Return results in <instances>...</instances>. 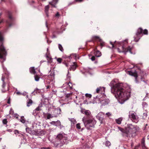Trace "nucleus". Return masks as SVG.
Returning <instances> with one entry per match:
<instances>
[{
    "label": "nucleus",
    "mask_w": 149,
    "mask_h": 149,
    "mask_svg": "<svg viewBox=\"0 0 149 149\" xmlns=\"http://www.w3.org/2000/svg\"><path fill=\"white\" fill-rule=\"evenodd\" d=\"M59 0H53L52 1L49 2V4L52 7L56 8V5L58 3Z\"/></svg>",
    "instance_id": "nucleus-18"
},
{
    "label": "nucleus",
    "mask_w": 149,
    "mask_h": 149,
    "mask_svg": "<svg viewBox=\"0 0 149 149\" xmlns=\"http://www.w3.org/2000/svg\"><path fill=\"white\" fill-rule=\"evenodd\" d=\"M60 15H61L59 14V13L58 12H57L55 14V17L56 18H58L60 16Z\"/></svg>",
    "instance_id": "nucleus-40"
},
{
    "label": "nucleus",
    "mask_w": 149,
    "mask_h": 149,
    "mask_svg": "<svg viewBox=\"0 0 149 149\" xmlns=\"http://www.w3.org/2000/svg\"><path fill=\"white\" fill-rule=\"evenodd\" d=\"M80 124L79 123H78L76 124V127L77 129H80L81 128L80 126Z\"/></svg>",
    "instance_id": "nucleus-39"
},
{
    "label": "nucleus",
    "mask_w": 149,
    "mask_h": 149,
    "mask_svg": "<svg viewBox=\"0 0 149 149\" xmlns=\"http://www.w3.org/2000/svg\"><path fill=\"white\" fill-rule=\"evenodd\" d=\"M142 32H143V34H144L147 35L148 34V30L147 29H145L143 31L142 28H139L137 30L136 36L134 37V40L135 42H137L139 41V40L141 37V34Z\"/></svg>",
    "instance_id": "nucleus-9"
},
{
    "label": "nucleus",
    "mask_w": 149,
    "mask_h": 149,
    "mask_svg": "<svg viewBox=\"0 0 149 149\" xmlns=\"http://www.w3.org/2000/svg\"><path fill=\"white\" fill-rule=\"evenodd\" d=\"M57 60L58 62L59 63H60L61 62L62 59L61 58H58L57 59Z\"/></svg>",
    "instance_id": "nucleus-48"
},
{
    "label": "nucleus",
    "mask_w": 149,
    "mask_h": 149,
    "mask_svg": "<svg viewBox=\"0 0 149 149\" xmlns=\"http://www.w3.org/2000/svg\"><path fill=\"white\" fill-rule=\"evenodd\" d=\"M7 131L8 132H12V130L11 129H9L7 130Z\"/></svg>",
    "instance_id": "nucleus-60"
},
{
    "label": "nucleus",
    "mask_w": 149,
    "mask_h": 149,
    "mask_svg": "<svg viewBox=\"0 0 149 149\" xmlns=\"http://www.w3.org/2000/svg\"><path fill=\"white\" fill-rule=\"evenodd\" d=\"M58 47L59 49L62 52H63L64 50L62 46L60 44H58Z\"/></svg>",
    "instance_id": "nucleus-33"
},
{
    "label": "nucleus",
    "mask_w": 149,
    "mask_h": 149,
    "mask_svg": "<svg viewBox=\"0 0 149 149\" xmlns=\"http://www.w3.org/2000/svg\"><path fill=\"white\" fill-rule=\"evenodd\" d=\"M32 102H33L31 100L29 99L27 102V107L30 106L32 104Z\"/></svg>",
    "instance_id": "nucleus-30"
},
{
    "label": "nucleus",
    "mask_w": 149,
    "mask_h": 149,
    "mask_svg": "<svg viewBox=\"0 0 149 149\" xmlns=\"http://www.w3.org/2000/svg\"><path fill=\"white\" fill-rule=\"evenodd\" d=\"M20 121L22 123H24L25 122V120L24 118V116H22L21 117Z\"/></svg>",
    "instance_id": "nucleus-35"
},
{
    "label": "nucleus",
    "mask_w": 149,
    "mask_h": 149,
    "mask_svg": "<svg viewBox=\"0 0 149 149\" xmlns=\"http://www.w3.org/2000/svg\"><path fill=\"white\" fill-rule=\"evenodd\" d=\"M104 113L102 112H100L96 116V118L100 121L101 124L103 123L104 115Z\"/></svg>",
    "instance_id": "nucleus-15"
},
{
    "label": "nucleus",
    "mask_w": 149,
    "mask_h": 149,
    "mask_svg": "<svg viewBox=\"0 0 149 149\" xmlns=\"http://www.w3.org/2000/svg\"><path fill=\"white\" fill-rule=\"evenodd\" d=\"M3 123L4 124H6L7 123V119H3L2 121Z\"/></svg>",
    "instance_id": "nucleus-41"
},
{
    "label": "nucleus",
    "mask_w": 149,
    "mask_h": 149,
    "mask_svg": "<svg viewBox=\"0 0 149 149\" xmlns=\"http://www.w3.org/2000/svg\"><path fill=\"white\" fill-rule=\"evenodd\" d=\"M101 88H102L101 87L97 88L96 89V90L97 93H99V91L101 90Z\"/></svg>",
    "instance_id": "nucleus-45"
},
{
    "label": "nucleus",
    "mask_w": 149,
    "mask_h": 149,
    "mask_svg": "<svg viewBox=\"0 0 149 149\" xmlns=\"http://www.w3.org/2000/svg\"><path fill=\"white\" fill-rule=\"evenodd\" d=\"M105 145L106 146L109 147L111 145L110 142L108 141H107L105 143Z\"/></svg>",
    "instance_id": "nucleus-37"
},
{
    "label": "nucleus",
    "mask_w": 149,
    "mask_h": 149,
    "mask_svg": "<svg viewBox=\"0 0 149 149\" xmlns=\"http://www.w3.org/2000/svg\"><path fill=\"white\" fill-rule=\"evenodd\" d=\"M128 74L131 76L134 77L135 78V81L136 83H138L139 82L137 80L138 74L136 71L133 72L132 71H128Z\"/></svg>",
    "instance_id": "nucleus-14"
},
{
    "label": "nucleus",
    "mask_w": 149,
    "mask_h": 149,
    "mask_svg": "<svg viewBox=\"0 0 149 149\" xmlns=\"http://www.w3.org/2000/svg\"><path fill=\"white\" fill-rule=\"evenodd\" d=\"M29 71L30 72L34 75L36 74V72L35 71V69L34 67H31L29 69Z\"/></svg>",
    "instance_id": "nucleus-27"
},
{
    "label": "nucleus",
    "mask_w": 149,
    "mask_h": 149,
    "mask_svg": "<svg viewBox=\"0 0 149 149\" xmlns=\"http://www.w3.org/2000/svg\"><path fill=\"white\" fill-rule=\"evenodd\" d=\"M4 37L2 33L0 32V62L2 64V67L3 68L4 74H2L1 78V80L3 81L2 87L4 88L6 86L5 83L4 81L5 78V74L8 76L9 73L6 71V68H5L3 64V62L6 60V56L7 55L6 52L5 48L3 45Z\"/></svg>",
    "instance_id": "nucleus-2"
},
{
    "label": "nucleus",
    "mask_w": 149,
    "mask_h": 149,
    "mask_svg": "<svg viewBox=\"0 0 149 149\" xmlns=\"http://www.w3.org/2000/svg\"><path fill=\"white\" fill-rule=\"evenodd\" d=\"M65 85V86H66L68 88H69L70 89H72V84L70 82H69V83H65V84H64L63 85Z\"/></svg>",
    "instance_id": "nucleus-26"
},
{
    "label": "nucleus",
    "mask_w": 149,
    "mask_h": 149,
    "mask_svg": "<svg viewBox=\"0 0 149 149\" xmlns=\"http://www.w3.org/2000/svg\"><path fill=\"white\" fill-rule=\"evenodd\" d=\"M16 93L17 95H22V93L19 91L16 92Z\"/></svg>",
    "instance_id": "nucleus-51"
},
{
    "label": "nucleus",
    "mask_w": 149,
    "mask_h": 149,
    "mask_svg": "<svg viewBox=\"0 0 149 149\" xmlns=\"http://www.w3.org/2000/svg\"><path fill=\"white\" fill-rule=\"evenodd\" d=\"M14 116L16 117L17 118L18 115L17 114L15 113L14 114Z\"/></svg>",
    "instance_id": "nucleus-58"
},
{
    "label": "nucleus",
    "mask_w": 149,
    "mask_h": 149,
    "mask_svg": "<svg viewBox=\"0 0 149 149\" xmlns=\"http://www.w3.org/2000/svg\"><path fill=\"white\" fill-rule=\"evenodd\" d=\"M14 134L16 135V136H17V135L19 133V132L17 130H15L14 131Z\"/></svg>",
    "instance_id": "nucleus-42"
},
{
    "label": "nucleus",
    "mask_w": 149,
    "mask_h": 149,
    "mask_svg": "<svg viewBox=\"0 0 149 149\" xmlns=\"http://www.w3.org/2000/svg\"><path fill=\"white\" fill-rule=\"evenodd\" d=\"M22 136V134H21L20 132L19 133L17 136Z\"/></svg>",
    "instance_id": "nucleus-55"
},
{
    "label": "nucleus",
    "mask_w": 149,
    "mask_h": 149,
    "mask_svg": "<svg viewBox=\"0 0 149 149\" xmlns=\"http://www.w3.org/2000/svg\"><path fill=\"white\" fill-rule=\"evenodd\" d=\"M13 113H14L13 110L12 108L10 109V113L11 114H13Z\"/></svg>",
    "instance_id": "nucleus-46"
},
{
    "label": "nucleus",
    "mask_w": 149,
    "mask_h": 149,
    "mask_svg": "<svg viewBox=\"0 0 149 149\" xmlns=\"http://www.w3.org/2000/svg\"><path fill=\"white\" fill-rule=\"evenodd\" d=\"M93 38L94 40H97L99 42H100V46H101V48L103 46H104V42L99 37L96 36H93Z\"/></svg>",
    "instance_id": "nucleus-16"
},
{
    "label": "nucleus",
    "mask_w": 149,
    "mask_h": 149,
    "mask_svg": "<svg viewBox=\"0 0 149 149\" xmlns=\"http://www.w3.org/2000/svg\"><path fill=\"white\" fill-rule=\"evenodd\" d=\"M86 116H84L82 119L85 126L88 129H90L91 127H94L96 123V120L92 117L90 116L91 112L88 110L85 111Z\"/></svg>",
    "instance_id": "nucleus-3"
},
{
    "label": "nucleus",
    "mask_w": 149,
    "mask_h": 149,
    "mask_svg": "<svg viewBox=\"0 0 149 149\" xmlns=\"http://www.w3.org/2000/svg\"><path fill=\"white\" fill-rule=\"evenodd\" d=\"M52 114L54 115V117H57L61 113V109L59 107L54 109L53 110Z\"/></svg>",
    "instance_id": "nucleus-13"
},
{
    "label": "nucleus",
    "mask_w": 149,
    "mask_h": 149,
    "mask_svg": "<svg viewBox=\"0 0 149 149\" xmlns=\"http://www.w3.org/2000/svg\"><path fill=\"white\" fill-rule=\"evenodd\" d=\"M48 48H47V52L46 53V54H45V55H46V57L47 58H49V57L48 56V54H49L48 52Z\"/></svg>",
    "instance_id": "nucleus-47"
},
{
    "label": "nucleus",
    "mask_w": 149,
    "mask_h": 149,
    "mask_svg": "<svg viewBox=\"0 0 149 149\" xmlns=\"http://www.w3.org/2000/svg\"><path fill=\"white\" fill-rule=\"evenodd\" d=\"M52 114L50 113H43V115L45 117H47V119H49L50 118H52L53 117H54V115L52 114V112H51Z\"/></svg>",
    "instance_id": "nucleus-17"
},
{
    "label": "nucleus",
    "mask_w": 149,
    "mask_h": 149,
    "mask_svg": "<svg viewBox=\"0 0 149 149\" xmlns=\"http://www.w3.org/2000/svg\"><path fill=\"white\" fill-rule=\"evenodd\" d=\"M35 80L36 81H38L39 80V77L37 75L35 74L34 76Z\"/></svg>",
    "instance_id": "nucleus-36"
},
{
    "label": "nucleus",
    "mask_w": 149,
    "mask_h": 149,
    "mask_svg": "<svg viewBox=\"0 0 149 149\" xmlns=\"http://www.w3.org/2000/svg\"><path fill=\"white\" fill-rule=\"evenodd\" d=\"M46 27H47V28H48V26L47 25V21H46Z\"/></svg>",
    "instance_id": "nucleus-63"
},
{
    "label": "nucleus",
    "mask_w": 149,
    "mask_h": 149,
    "mask_svg": "<svg viewBox=\"0 0 149 149\" xmlns=\"http://www.w3.org/2000/svg\"><path fill=\"white\" fill-rule=\"evenodd\" d=\"M45 134V132L43 130H32L31 134L36 136H43Z\"/></svg>",
    "instance_id": "nucleus-12"
},
{
    "label": "nucleus",
    "mask_w": 149,
    "mask_h": 149,
    "mask_svg": "<svg viewBox=\"0 0 149 149\" xmlns=\"http://www.w3.org/2000/svg\"><path fill=\"white\" fill-rule=\"evenodd\" d=\"M118 129L121 132L123 133V135H124L125 134V135L126 136V127L125 129H124L122 127H118Z\"/></svg>",
    "instance_id": "nucleus-23"
},
{
    "label": "nucleus",
    "mask_w": 149,
    "mask_h": 149,
    "mask_svg": "<svg viewBox=\"0 0 149 149\" xmlns=\"http://www.w3.org/2000/svg\"><path fill=\"white\" fill-rule=\"evenodd\" d=\"M59 126L60 128L61 129L63 127V125H61V124L60 125H59Z\"/></svg>",
    "instance_id": "nucleus-61"
},
{
    "label": "nucleus",
    "mask_w": 149,
    "mask_h": 149,
    "mask_svg": "<svg viewBox=\"0 0 149 149\" xmlns=\"http://www.w3.org/2000/svg\"><path fill=\"white\" fill-rule=\"evenodd\" d=\"M126 128V136L127 137L135 136L136 133L139 129L137 126L133 125L131 124H127Z\"/></svg>",
    "instance_id": "nucleus-5"
},
{
    "label": "nucleus",
    "mask_w": 149,
    "mask_h": 149,
    "mask_svg": "<svg viewBox=\"0 0 149 149\" xmlns=\"http://www.w3.org/2000/svg\"><path fill=\"white\" fill-rule=\"evenodd\" d=\"M110 43L111 45H112V48H115V46L111 42H110Z\"/></svg>",
    "instance_id": "nucleus-54"
},
{
    "label": "nucleus",
    "mask_w": 149,
    "mask_h": 149,
    "mask_svg": "<svg viewBox=\"0 0 149 149\" xmlns=\"http://www.w3.org/2000/svg\"><path fill=\"white\" fill-rule=\"evenodd\" d=\"M26 130L27 132L30 134H31L32 130H31L30 128L29 127H27L26 129Z\"/></svg>",
    "instance_id": "nucleus-32"
},
{
    "label": "nucleus",
    "mask_w": 149,
    "mask_h": 149,
    "mask_svg": "<svg viewBox=\"0 0 149 149\" xmlns=\"http://www.w3.org/2000/svg\"><path fill=\"white\" fill-rule=\"evenodd\" d=\"M77 67V66L75 64H74L73 65H72L70 66L69 70H72L73 71H74L76 69Z\"/></svg>",
    "instance_id": "nucleus-29"
},
{
    "label": "nucleus",
    "mask_w": 149,
    "mask_h": 149,
    "mask_svg": "<svg viewBox=\"0 0 149 149\" xmlns=\"http://www.w3.org/2000/svg\"><path fill=\"white\" fill-rule=\"evenodd\" d=\"M22 140L23 141L24 143H23L22 142H21V144L22 143H25V142H26V139H23Z\"/></svg>",
    "instance_id": "nucleus-53"
},
{
    "label": "nucleus",
    "mask_w": 149,
    "mask_h": 149,
    "mask_svg": "<svg viewBox=\"0 0 149 149\" xmlns=\"http://www.w3.org/2000/svg\"><path fill=\"white\" fill-rule=\"evenodd\" d=\"M90 59L92 61H94L95 60V56H92L90 58Z\"/></svg>",
    "instance_id": "nucleus-44"
},
{
    "label": "nucleus",
    "mask_w": 149,
    "mask_h": 149,
    "mask_svg": "<svg viewBox=\"0 0 149 149\" xmlns=\"http://www.w3.org/2000/svg\"><path fill=\"white\" fill-rule=\"evenodd\" d=\"M129 116L130 119L133 122L137 123L139 121V117L135 113H129Z\"/></svg>",
    "instance_id": "nucleus-11"
},
{
    "label": "nucleus",
    "mask_w": 149,
    "mask_h": 149,
    "mask_svg": "<svg viewBox=\"0 0 149 149\" xmlns=\"http://www.w3.org/2000/svg\"><path fill=\"white\" fill-rule=\"evenodd\" d=\"M90 69L88 68H83V70H81V72L83 74H85V73L90 74Z\"/></svg>",
    "instance_id": "nucleus-21"
},
{
    "label": "nucleus",
    "mask_w": 149,
    "mask_h": 149,
    "mask_svg": "<svg viewBox=\"0 0 149 149\" xmlns=\"http://www.w3.org/2000/svg\"><path fill=\"white\" fill-rule=\"evenodd\" d=\"M56 38V36L54 35L53 34L52 37V38Z\"/></svg>",
    "instance_id": "nucleus-56"
},
{
    "label": "nucleus",
    "mask_w": 149,
    "mask_h": 149,
    "mask_svg": "<svg viewBox=\"0 0 149 149\" xmlns=\"http://www.w3.org/2000/svg\"><path fill=\"white\" fill-rule=\"evenodd\" d=\"M69 120L73 124H74L75 123H76L77 122L76 120L73 118H69Z\"/></svg>",
    "instance_id": "nucleus-31"
},
{
    "label": "nucleus",
    "mask_w": 149,
    "mask_h": 149,
    "mask_svg": "<svg viewBox=\"0 0 149 149\" xmlns=\"http://www.w3.org/2000/svg\"><path fill=\"white\" fill-rule=\"evenodd\" d=\"M109 86L111 87V93L114 94L120 104H123L130 97V89L125 87L123 83H117L114 81H112Z\"/></svg>",
    "instance_id": "nucleus-1"
},
{
    "label": "nucleus",
    "mask_w": 149,
    "mask_h": 149,
    "mask_svg": "<svg viewBox=\"0 0 149 149\" xmlns=\"http://www.w3.org/2000/svg\"><path fill=\"white\" fill-rule=\"evenodd\" d=\"M51 124L56 126H58L59 125H61V122L59 120H58L56 121H52L51 122Z\"/></svg>",
    "instance_id": "nucleus-22"
},
{
    "label": "nucleus",
    "mask_w": 149,
    "mask_h": 149,
    "mask_svg": "<svg viewBox=\"0 0 149 149\" xmlns=\"http://www.w3.org/2000/svg\"><path fill=\"white\" fill-rule=\"evenodd\" d=\"M142 105L143 107L147 106V104L146 102H143L142 103Z\"/></svg>",
    "instance_id": "nucleus-49"
},
{
    "label": "nucleus",
    "mask_w": 149,
    "mask_h": 149,
    "mask_svg": "<svg viewBox=\"0 0 149 149\" xmlns=\"http://www.w3.org/2000/svg\"><path fill=\"white\" fill-rule=\"evenodd\" d=\"M94 102L98 104H100L102 106H105L108 104L110 102V100L108 99L104 98L103 95L102 96H97L95 97H94Z\"/></svg>",
    "instance_id": "nucleus-7"
},
{
    "label": "nucleus",
    "mask_w": 149,
    "mask_h": 149,
    "mask_svg": "<svg viewBox=\"0 0 149 149\" xmlns=\"http://www.w3.org/2000/svg\"><path fill=\"white\" fill-rule=\"evenodd\" d=\"M75 1L76 2L78 1L79 2H81L83 1V0H75Z\"/></svg>",
    "instance_id": "nucleus-59"
},
{
    "label": "nucleus",
    "mask_w": 149,
    "mask_h": 149,
    "mask_svg": "<svg viewBox=\"0 0 149 149\" xmlns=\"http://www.w3.org/2000/svg\"><path fill=\"white\" fill-rule=\"evenodd\" d=\"M3 19H2L1 20H0V24L3 22Z\"/></svg>",
    "instance_id": "nucleus-62"
},
{
    "label": "nucleus",
    "mask_w": 149,
    "mask_h": 149,
    "mask_svg": "<svg viewBox=\"0 0 149 149\" xmlns=\"http://www.w3.org/2000/svg\"><path fill=\"white\" fill-rule=\"evenodd\" d=\"M141 146L142 149H149V148H147L145 146V141L144 138H143L142 139Z\"/></svg>",
    "instance_id": "nucleus-19"
},
{
    "label": "nucleus",
    "mask_w": 149,
    "mask_h": 149,
    "mask_svg": "<svg viewBox=\"0 0 149 149\" xmlns=\"http://www.w3.org/2000/svg\"><path fill=\"white\" fill-rule=\"evenodd\" d=\"M106 115L108 117L111 116V113L109 112L106 113Z\"/></svg>",
    "instance_id": "nucleus-50"
},
{
    "label": "nucleus",
    "mask_w": 149,
    "mask_h": 149,
    "mask_svg": "<svg viewBox=\"0 0 149 149\" xmlns=\"http://www.w3.org/2000/svg\"><path fill=\"white\" fill-rule=\"evenodd\" d=\"M49 8V5H47L45 6V12L46 15V16L48 17L49 16V15L48 14V10Z\"/></svg>",
    "instance_id": "nucleus-25"
},
{
    "label": "nucleus",
    "mask_w": 149,
    "mask_h": 149,
    "mask_svg": "<svg viewBox=\"0 0 149 149\" xmlns=\"http://www.w3.org/2000/svg\"><path fill=\"white\" fill-rule=\"evenodd\" d=\"M94 54L96 57H100L102 55L101 52L98 50H95L94 51Z\"/></svg>",
    "instance_id": "nucleus-20"
},
{
    "label": "nucleus",
    "mask_w": 149,
    "mask_h": 149,
    "mask_svg": "<svg viewBox=\"0 0 149 149\" xmlns=\"http://www.w3.org/2000/svg\"><path fill=\"white\" fill-rule=\"evenodd\" d=\"M8 19L6 21V23L8 27H11L14 24V18L12 17L10 13L9 12L8 14Z\"/></svg>",
    "instance_id": "nucleus-10"
},
{
    "label": "nucleus",
    "mask_w": 149,
    "mask_h": 149,
    "mask_svg": "<svg viewBox=\"0 0 149 149\" xmlns=\"http://www.w3.org/2000/svg\"><path fill=\"white\" fill-rule=\"evenodd\" d=\"M41 92V89H38L37 88H36L32 93L31 94L33 95H35L38 93H40Z\"/></svg>",
    "instance_id": "nucleus-24"
},
{
    "label": "nucleus",
    "mask_w": 149,
    "mask_h": 149,
    "mask_svg": "<svg viewBox=\"0 0 149 149\" xmlns=\"http://www.w3.org/2000/svg\"><path fill=\"white\" fill-rule=\"evenodd\" d=\"M70 74L69 72V69L68 70V73L67 75V79L68 80H69L70 78Z\"/></svg>",
    "instance_id": "nucleus-34"
},
{
    "label": "nucleus",
    "mask_w": 149,
    "mask_h": 149,
    "mask_svg": "<svg viewBox=\"0 0 149 149\" xmlns=\"http://www.w3.org/2000/svg\"><path fill=\"white\" fill-rule=\"evenodd\" d=\"M123 120L122 117H120L118 119H115L116 122L118 124H120L121 123V122Z\"/></svg>",
    "instance_id": "nucleus-28"
},
{
    "label": "nucleus",
    "mask_w": 149,
    "mask_h": 149,
    "mask_svg": "<svg viewBox=\"0 0 149 149\" xmlns=\"http://www.w3.org/2000/svg\"><path fill=\"white\" fill-rule=\"evenodd\" d=\"M54 72L53 71L50 72L48 75V78L50 79H47L45 81V86L47 91L52 88L54 86L53 80L54 79Z\"/></svg>",
    "instance_id": "nucleus-6"
},
{
    "label": "nucleus",
    "mask_w": 149,
    "mask_h": 149,
    "mask_svg": "<svg viewBox=\"0 0 149 149\" xmlns=\"http://www.w3.org/2000/svg\"><path fill=\"white\" fill-rule=\"evenodd\" d=\"M85 95H86V97H88L89 98L91 97L92 96V95L91 94H88V93H86L85 94Z\"/></svg>",
    "instance_id": "nucleus-43"
},
{
    "label": "nucleus",
    "mask_w": 149,
    "mask_h": 149,
    "mask_svg": "<svg viewBox=\"0 0 149 149\" xmlns=\"http://www.w3.org/2000/svg\"><path fill=\"white\" fill-rule=\"evenodd\" d=\"M7 103L8 104H10V98H9L8 101Z\"/></svg>",
    "instance_id": "nucleus-57"
},
{
    "label": "nucleus",
    "mask_w": 149,
    "mask_h": 149,
    "mask_svg": "<svg viewBox=\"0 0 149 149\" xmlns=\"http://www.w3.org/2000/svg\"><path fill=\"white\" fill-rule=\"evenodd\" d=\"M116 41H115L114 42V43L116 44ZM117 44H116V47H118V45H120L122 44H123V45L122 47V50H120L119 48H118V51L119 52H123L125 54H126L127 52H129L131 54H132V53L131 51L132 48L130 47V46H129L127 48H125L123 44V42H117Z\"/></svg>",
    "instance_id": "nucleus-8"
},
{
    "label": "nucleus",
    "mask_w": 149,
    "mask_h": 149,
    "mask_svg": "<svg viewBox=\"0 0 149 149\" xmlns=\"http://www.w3.org/2000/svg\"><path fill=\"white\" fill-rule=\"evenodd\" d=\"M68 141L66 135L64 134H59L56 137L54 144L55 147H60L65 144H67Z\"/></svg>",
    "instance_id": "nucleus-4"
},
{
    "label": "nucleus",
    "mask_w": 149,
    "mask_h": 149,
    "mask_svg": "<svg viewBox=\"0 0 149 149\" xmlns=\"http://www.w3.org/2000/svg\"><path fill=\"white\" fill-rule=\"evenodd\" d=\"M138 146H136L135 147L134 149H138Z\"/></svg>",
    "instance_id": "nucleus-64"
},
{
    "label": "nucleus",
    "mask_w": 149,
    "mask_h": 149,
    "mask_svg": "<svg viewBox=\"0 0 149 149\" xmlns=\"http://www.w3.org/2000/svg\"><path fill=\"white\" fill-rule=\"evenodd\" d=\"M40 149H50L49 147H42Z\"/></svg>",
    "instance_id": "nucleus-52"
},
{
    "label": "nucleus",
    "mask_w": 149,
    "mask_h": 149,
    "mask_svg": "<svg viewBox=\"0 0 149 149\" xmlns=\"http://www.w3.org/2000/svg\"><path fill=\"white\" fill-rule=\"evenodd\" d=\"M40 109H40V107H38L34 110L33 112H36V111H37V112H38V111L40 110ZM37 113H38V112H37Z\"/></svg>",
    "instance_id": "nucleus-38"
}]
</instances>
